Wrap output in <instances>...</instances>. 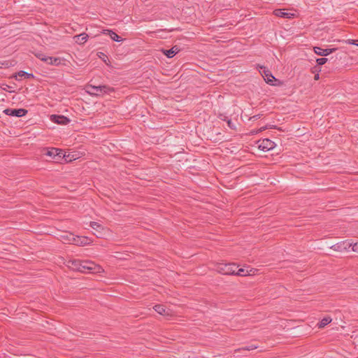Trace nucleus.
<instances>
[{
	"label": "nucleus",
	"mask_w": 358,
	"mask_h": 358,
	"mask_svg": "<svg viewBox=\"0 0 358 358\" xmlns=\"http://www.w3.org/2000/svg\"><path fill=\"white\" fill-rule=\"evenodd\" d=\"M66 266L73 271L82 273H100L103 271L101 266L91 261L70 259L66 262Z\"/></svg>",
	"instance_id": "nucleus-1"
},
{
	"label": "nucleus",
	"mask_w": 358,
	"mask_h": 358,
	"mask_svg": "<svg viewBox=\"0 0 358 358\" xmlns=\"http://www.w3.org/2000/svg\"><path fill=\"white\" fill-rule=\"evenodd\" d=\"M215 270L222 275H236L247 276L250 275L248 269L239 268L236 264L218 263Z\"/></svg>",
	"instance_id": "nucleus-2"
},
{
	"label": "nucleus",
	"mask_w": 358,
	"mask_h": 358,
	"mask_svg": "<svg viewBox=\"0 0 358 358\" xmlns=\"http://www.w3.org/2000/svg\"><path fill=\"white\" fill-rule=\"evenodd\" d=\"M87 88V92L94 96H101L111 91V90L106 85H90Z\"/></svg>",
	"instance_id": "nucleus-3"
},
{
	"label": "nucleus",
	"mask_w": 358,
	"mask_h": 358,
	"mask_svg": "<svg viewBox=\"0 0 358 358\" xmlns=\"http://www.w3.org/2000/svg\"><path fill=\"white\" fill-rule=\"evenodd\" d=\"M260 73H262V77L264 78L265 82L267 84L272 86H275L277 85L275 83L277 79L272 75L269 70L266 69L265 67H262Z\"/></svg>",
	"instance_id": "nucleus-4"
},
{
	"label": "nucleus",
	"mask_w": 358,
	"mask_h": 358,
	"mask_svg": "<svg viewBox=\"0 0 358 358\" xmlns=\"http://www.w3.org/2000/svg\"><path fill=\"white\" fill-rule=\"evenodd\" d=\"M90 227L95 231L94 234L98 238H104V236L108 231L107 229L104 228L101 224L96 222H91Z\"/></svg>",
	"instance_id": "nucleus-5"
},
{
	"label": "nucleus",
	"mask_w": 358,
	"mask_h": 358,
	"mask_svg": "<svg viewBox=\"0 0 358 358\" xmlns=\"http://www.w3.org/2000/svg\"><path fill=\"white\" fill-rule=\"evenodd\" d=\"M257 143L259 149L263 152L269 151L275 148V143L268 138L259 141Z\"/></svg>",
	"instance_id": "nucleus-6"
},
{
	"label": "nucleus",
	"mask_w": 358,
	"mask_h": 358,
	"mask_svg": "<svg viewBox=\"0 0 358 358\" xmlns=\"http://www.w3.org/2000/svg\"><path fill=\"white\" fill-rule=\"evenodd\" d=\"M3 113L8 116L21 117L27 113V110L23 108H6L3 110Z\"/></svg>",
	"instance_id": "nucleus-7"
},
{
	"label": "nucleus",
	"mask_w": 358,
	"mask_h": 358,
	"mask_svg": "<svg viewBox=\"0 0 358 358\" xmlns=\"http://www.w3.org/2000/svg\"><path fill=\"white\" fill-rule=\"evenodd\" d=\"M46 155L48 156L52 157H55L57 156L61 157L62 155L63 157L65 158L66 161H69V162L72 161L73 159V160L76 159V157H74L73 156V157H69V155L66 156L62 150L57 149V148H51L46 152Z\"/></svg>",
	"instance_id": "nucleus-8"
},
{
	"label": "nucleus",
	"mask_w": 358,
	"mask_h": 358,
	"mask_svg": "<svg viewBox=\"0 0 358 358\" xmlns=\"http://www.w3.org/2000/svg\"><path fill=\"white\" fill-rule=\"evenodd\" d=\"M92 241L87 236H76L73 238V244L78 246H85L91 244Z\"/></svg>",
	"instance_id": "nucleus-9"
},
{
	"label": "nucleus",
	"mask_w": 358,
	"mask_h": 358,
	"mask_svg": "<svg viewBox=\"0 0 358 358\" xmlns=\"http://www.w3.org/2000/svg\"><path fill=\"white\" fill-rule=\"evenodd\" d=\"M351 245H352V243H350L347 241H342V242H340L335 245H331L330 247V248L335 251L341 252L343 250H348L350 248H351Z\"/></svg>",
	"instance_id": "nucleus-10"
},
{
	"label": "nucleus",
	"mask_w": 358,
	"mask_h": 358,
	"mask_svg": "<svg viewBox=\"0 0 358 358\" xmlns=\"http://www.w3.org/2000/svg\"><path fill=\"white\" fill-rule=\"evenodd\" d=\"M50 119L55 123L63 125L66 124L70 122L69 118L63 115H51Z\"/></svg>",
	"instance_id": "nucleus-11"
},
{
	"label": "nucleus",
	"mask_w": 358,
	"mask_h": 358,
	"mask_svg": "<svg viewBox=\"0 0 358 358\" xmlns=\"http://www.w3.org/2000/svg\"><path fill=\"white\" fill-rule=\"evenodd\" d=\"M336 49H323L320 47H314L313 50L314 52L320 56H327L335 51Z\"/></svg>",
	"instance_id": "nucleus-12"
},
{
	"label": "nucleus",
	"mask_w": 358,
	"mask_h": 358,
	"mask_svg": "<svg viewBox=\"0 0 358 358\" xmlns=\"http://www.w3.org/2000/svg\"><path fill=\"white\" fill-rule=\"evenodd\" d=\"M154 310L161 315L171 316V312L169 309H166L163 305H156L154 306Z\"/></svg>",
	"instance_id": "nucleus-13"
},
{
	"label": "nucleus",
	"mask_w": 358,
	"mask_h": 358,
	"mask_svg": "<svg viewBox=\"0 0 358 358\" xmlns=\"http://www.w3.org/2000/svg\"><path fill=\"white\" fill-rule=\"evenodd\" d=\"M273 13L278 17L287 19L292 18L294 15V13L286 12L285 9H276Z\"/></svg>",
	"instance_id": "nucleus-14"
},
{
	"label": "nucleus",
	"mask_w": 358,
	"mask_h": 358,
	"mask_svg": "<svg viewBox=\"0 0 358 358\" xmlns=\"http://www.w3.org/2000/svg\"><path fill=\"white\" fill-rule=\"evenodd\" d=\"M88 37L86 33H82L79 35L74 36L73 38L76 43L81 45L87 42Z\"/></svg>",
	"instance_id": "nucleus-15"
},
{
	"label": "nucleus",
	"mask_w": 358,
	"mask_h": 358,
	"mask_svg": "<svg viewBox=\"0 0 358 358\" xmlns=\"http://www.w3.org/2000/svg\"><path fill=\"white\" fill-rule=\"evenodd\" d=\"M75 235L71 233H65L61 235V241L65 244H73V238H75Z\"/></svg>",
	"instance_id": "nucleus-16"
},
{
	"label": "nucleus",
	"mask_w": 358,
	"mask_h": 358,
	"mask_svg": "<svg viewBox=\"0 0 358 358\" xmlns=\"http://www.w3.org/2000/svg\"><path fill=\"white\" fill-rule=\"evenodd\" d=\"M179 51L178 47L174 46L172 48L166 50H163L164 54L169 58L173 57Z\"/></svg>",
	"instance_id": "nucleus-17"
},
{
	"label": "nucleus",
	"mask_w": 358,
	"mask_h": 358,
	"mask_svg": "<svg viewBox=\"0 0 358 358\" xmlns=\"http://www.w3.org/2000/svg\"><path fill=\"white\" fill-rule=\"evenodd\" d=\"M49 62L48 64L50 65H55V66H59L62 64V62L64 61V59L61 57H50V59H48Z\"/></svg>",
	"instance_id": "nucleus-18"
},
{
	"label": "nucleus",
	"mask_w": 358,
	"mask_h": 358,
	"mask_svg": "<svg viewBox=\"0 0 358 358\" xmlns=\"http://www.w3.org/2000/svg\"><path fill=\"white\" fill-rule=\"evenodd\" d=\"M108 35L110 37V38L115 42H121L123 40L113 30L108 31Z\"/></svg>",
	"instance_id": "nucleus-19"
},
{
	"label": "nucleus",
	"mask_w": 358,
	"mask_h": 358,
	"mask_svg": "<svg viewBox=\"0 0 358 358\" xmlns=\"http://www.w3.org/2000/svg\"><path fill=\"white\" fill-rule=\"evenodd\" d=\"M332 321L330 317H324L319 323L318 326L320 328L324 327L326 325L329 324Z\"/></svg>",
	"instance_id": "nucleus-20"
},
{
	"label": "nucleus",
	"mask_w": 358,
	"mask_h": 358,
	"mask_svg": "<svg viewBox=\"0 0 358 358\" xmlns=\"http://www.w3.org/2000/svg\"><path fill=\"white\" fill-rule=\"evenodd\" d=\"M17 76H20V77H25L27 78H34V74L27 73V72L24 71H19L17 73Z\"/></svg>",
	"instance_id": "nucleus-21"
},
{
	"label": "nucleus",
	"mask_w": 358,
	"mask_h": 358,
	"mask_svg": "<svg viewBox=\"0 0 358 358\" xmlns=\"http://www.w3.org/2000/svg\"><path fill=\"white\" fill-rule=\"evenodd\" d=\"M327 62V59L325 57L318 58L316 59L317 64L320 66L324 64Z\"/></svg>",
	"instance_id": "nucleus-22"
},
{
	"label": "nucleus",
	"mask_w": 358,
	"mask_h": 358,
	"mask_svg": "<svg viewBox=\"0 0 358 358\" xmlns=\"http://www.w3.org/2000/svg\"><path fill=\"white\" fill-rule=\"evenodd\" d=\"M227 124H228V127L229 128H231V129H236V124L234 122H233L231 120H227Z\"/></svg>",
	"instance_id": "nucleus-23"
},
{
	"label": "nucleus",
	"mask_w": 358,
	"mask_h": 358,
	"mask_svg": "<svg viewBox=\"0 0 358 358\" xmlns=\"http://www.w3.org/2000/svg\"><path fill=\"white\" fill-rule=\"evenodd\" d=\"M352 251L358 253V242L355 243L354 244H352L351 245Z\"/></svg>",
	"instance_id": "nucleus-24"
},
{
	"label": "nucleus",
	"mask_w": 358,
	"mask_h": 358,
	"mask_svg": "<svg viewBox=\"0 0 358 358\" xmlns=\"http://www.w3.org/2000/svg\"><path fill=\"white\" fill-rule=\"evenodd\" d=\"M257 348V346L256 345H248L246 347H245L243 349L244 350H246L248 351H250V350H255Z\"/></svg>",
	"instance_id": "nucleus-25"
},
{
	"label": "nucleus",
	"mask_w": 358,
	"mask_h": 358,
	"mask_svg": "<svg viewBox=\"0 0 358 358\" xmlns=\"http://www.w3.org/2000/svg\"><path fill=\"white\" fill-rule=\"evenodd\" d=\"M50 57L43 55V57L41 58V60L48 64V62H49L48 59H50Z\"/></svg>",
	"instance_id": "nucleus-26"
},
{
	"label": "nucleus",
	"mask_w": 358,
	"mask_h": 358,
	"mask_svg": "<svg viewBox=\"0 0 358 358\" xmlns=\"http://www.w3.org/2000/svg\"><path fill=\"white\" fill-rule=\"evenodd\" d=\"M43 53L41 52H37L35 55L37 58H38L39 59H41V58L43 57Z\"/></svg>",
	"instance_id": "nucleus-27"
},
{
	"label": "nucleus",
	"mask_w": 358,
	"mask_h": 358,
	"mask_svg": "<svg viewBox=\"0 0 358 358\" xmlns=\"http://www.w3.org/2000/svg\"><path fill=\"white\" fill-rule=\"evenodd\" d=\"M265 129H266V127H262V128L259 130V131H264ZM257 132H258V131H252V134H257Z\"/></svg>",
	"instance_id": "nucleus-28"
},
{
	"label": "nucleus",
	"mask_w": 358,
	"mask_h": 358,
	"mask_svg": "<svg viewBox=\"0 0 358 358\" xmlns=\"http://www.w3.org/2000/svg\"><path fill=\"white\" fill-rule=\"evenodd\" d=\"M108 31H110V29H103L101 33L103 34H108Z\"/></svg>",
	"instance_id": "nucleus-29"
},
{
	"label": "nucleus",
	"mask_w": 358,
	"mask_h": 358,
	"mask_svg": "<svg viewBox=\"0 0 358 358\" xmlns=\"http://www.w3.org/2000/svg\"><path fill=\"white\" fill-rule=\"evenodd\" d=\"M319 77H320L319 74H317V75L315 76V80H318Z\"/></svg>",
	"instance_id": "nucleus-30"
},
{
	"label": "nucleus",
	"mask_w": 358,
	"mask_h": 358,
	"mask_svg": "<svg viewBox=\"0 0 358 358\" xmlns=\"http://www.w3.org/2000/svg\"><path fill=\"white\" fill-rule=\"evenodd\" d=\"M259 118V116L258 115H255L252 117V119H257Z\"/></svg>",
	"instance_id": "nucleus-31"
},
{
	"label": "nucleus",
	"mask_w": 358,
	"mask_h": 358,
	"mask_svg": "<svg viewBox=\"0 0 358 358\" xmlns=\"http://www.w3.org/2000/svg\"><path fill=\"white\" fill-rule=\"evenodd\" d=\"M356 45H358V44H355Z\"/></svg>",
	"instance_id": "nucleus-32"
}]
</instances>
